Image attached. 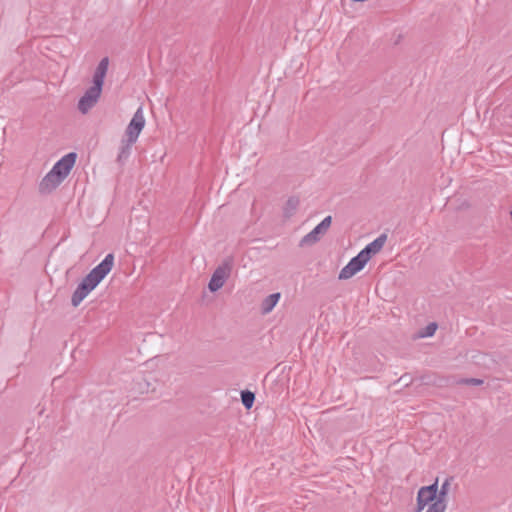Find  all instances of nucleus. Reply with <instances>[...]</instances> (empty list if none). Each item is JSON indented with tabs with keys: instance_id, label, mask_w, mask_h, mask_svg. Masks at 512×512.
<instances>
[{
	"instance_id": "obj_3",
	"label": "nucleus",
	"mask_w": 512,
	"mask_h": 512,
	"mask_svg": "<svg viewBox=\"0 0 512 512\" xmlns=\"http://www.w3.org/2000/svg\"><path fill=\"white\" fill-rule=\"evenodd\" d=\"M437 498V480L428 486H422L416 497L415 512H422L426 506L436 501Z\"/></svg>"
},
{
	"instance_id": "obj_13",
	"label": "nucleus",
	"mask_w": 512,
	"mask_h": 512,
	"mask_svg": "<svg viewBox=\"0 0 512 512\" xmlns=\"http://www.w3.org/2000/svg\"><path fill=\"white\" fill-rule=\"evenodd\" d=\"M281 294L279 292L272 293L265 297L261 303V312L263 314L270 313L280 300Z\"/></svg>"
},
{
	"instance_id": "obj_14",
	"label": "nucleus",
	"mask_w": 512,
	"mask_h": 512,
	"mask_svg": "<svg viewBox=\"0 0 512 512\" xmlns=\"http://www.w3.org/2000/svg\"><path fill=\"white\" fill-rule=\"evenodd\" d=\"M300 204V200L296 196H291L287 199L284 207H283V217L285 219L291 218L298 209Z\"/></svg>"
},
{
	"instance_id": "obj_17",
	"label": "nucleus",
	"mask_w": 512,
	"mask_h": 512,
	"mask_svg": "<svg viewBox=\"0 0 512 512\" xmlns=\"http://www.w3.org/2000/svg\"><path fill=\"white\" fill-rule=\"evenodd\" d=\"M240 396L243 406L248 410L251 409L255 402V393L246 389L241 391Z\"/></svg>"
},
{
	"instance_id": "obj_5",
	"label": "nucleus",
	"mask_w": 512,
	"mask_h": 512,
	"mask_svg": "<svg viewBox=\"0 0 512 512\" xmlns=\"http://www.w3.org/2000/svg\"><path fill=\"white\" fill-rule=\"evenodd\" d=\"M102 89V87L92 84V86L85 91L84 95L78 101V110L82 114L88 113L89 110L95 106L101 96Z\"/></svg>"
},
{
	"instance_id": "obj_15",
	"label": "nucleus",
	"mask_w": 512,
	"mask_h": 512,
	"mask_svg": "<svg viewBox=\"0 0 512 512\" xmlns=\"http://www.w3.org/2000/svg\"><path fill=\"white\" fill-rule=\"evenodd\" d=\"M133 144L134 143H129L128 140L126 142L122 141V145L120 147V151L117 156V163L120 166H123L125 164V162L128 160V158L131 154V146Z\"/></svg>"
},
{
	"instance_id": "obj_6",
	"label": "nucleus",
	"mask_w": 512,
	"mask_h": 512,
	"mask_svg": "<svg viewBox=\"0 0 512 512\" xmlns=\"http://www.w3.org/2000/svg\"><path fill=\"white\" fill-rule=\"evenodd\" d=\"M331 224L332 216L328 215L301 239L300 245H312L318 242L321 237L328 231Z\"/></svg>"
},
{
	"instance_id": "obj_9",
	"label": "nucleus",
	"mask_w": 512,
	"mask_h": 512,
	"mask_svg": "<svg viewBox=\"0 0 512 512\" xmlns=\"http://www.w3.org/2000/svg\"><path fill=\"white\" fill-rule=\"evenodd\" d=\"M61 183L62 181L60 180V178L56 175V173H53V170L51 169L39 183V193L43 195L50 194Z\"/></svg>"
},
{
	"instance_id": "obj_18",
	"label": "nucleus",
	"mask_w": 512,
	"mask_h": 512,
	"mask_svg": "<svg viewBox=\"0 0 512 512\" xmlns=\"http://www.w3.org/2000/svg\"><path fill=\"white\" fill-rule=\"evenodd\" d=\"M437 328H438V324L436 322H431L428 325H426L424 328H422L418 331V337H420V338L431 337L435 334Z\"/></svg>"
},
{
	"instance_id": "obj_4",
	"label": "nucleus",
	"mask_w": 512,
	"mask_h": 512,
	"mask_svg": "<svg viewBox=\"0 0 512 512\" xmlns=\"http://www.w3.org/2000/svg\"><path fill=\"white\" fill-rule=\"evenodd\" d=\"M369 260L359 252L356 256L352 257L350 261L341 269L338 279L347 280L352 278L358 272H360Z\"/></svg>"
},
{
	"instance_id": "obj_11",
	"label": "nucleus",
	"mask_w": 512,
	"mask_h": 512,
	"mask_svg": "<svg viewBox=\"0 0 512 512\" xmlns=\"http://www.w3.org/2000/svg\"><path fill=\"white\" fill-rule=\"evenodd\" d=\"M109 58L104 57L98 63L92 78V84L103 88L104 80L108 71Z\"/></svg>"
},
{
	"instance_id": "obj_1",
	"label": "nucleus",
	"mask_w": 512,
	"mask_h": 512,
	"mask_svg": "<svg viewBox=\"0 0 512 512\" xmlns=\"http://www.w3.org/2000/svg\"><path fill=\"white\" fill-rule=\"evenodd\" d=\"M114 265V255L109 253L96 265L78 284L72 294L71 304L78 307L80 303L92 292L100 282L110 273Z\"/></svg>"
},
{
	"instance_id": "obj_12",
	"label": "nucleus",
	"mask_w": 512,
	"mask_h": 512,
	"mask_svg": "<svg viewBox=\"0 0 512 512\" xmlns=\"http://www.w3.org/2000/svg\"><path fill=\"white\" fill-rule=\"evenodd\" d=\"M109 58L104 57L98 63L92 78V84L103 88L104 80L108 71Z\"/></svg>"
},
{
	"instance_id": "obj_8",
	"label": "nucleus",
	"mask_w": 512,
	"mask_h": 512,
	"mask_svg": "<svg viewBox=\"0 0 512 512\" xmlns=\"http://www.w3.org/2000/svg\"><path fill=\"white\" fill-rule=\"evenodd\" d=\"M76 159L77 154L75 152L67 153L54 164L52 167L53 173H56V175L63 182L73 169L76 163Z\"/></svg>"
},
{
	"instance_id": "obj_7",
	"label": "nucleus",
	"mask_w": 512,
	"mask_h": 512,
	"mask_svg": "<svg viewBox=\"0 0 512 512\" xmlns=\"http://www.w3.org/2000/svg\"><path fill=\"white\" fill-rule=\"evenodd\" d=\"M144 126L145 118L143 115L142 107H139L126 128V135L129 143H135L137 141Z\"/></svg>"
},
{
	"instance_id": "obj_19",
	"label": "nucleus",
	"mask_w": 512,
	"mask_h": 512,
	"mask_svg": "<svg viewBox=\"0 0 512 512\" xmlns=\"http://www.w3.org/2000/svg\"><path fill=\"white\" fill-rule=\"evenodd\" d=\"M453 383L456 385L480 386L484 383V380L479 378H458Z\"/></svg>"
},
{
	"instance_id": "obj_10",
	"label": "nucleus",
	"mask_w": 512,
	"mask_h": 512,
	"mask_svg": "<svg viewBox=\"0 0 512 512\" xmlns=\"http://www.w3.org/2000/svg\"><path fill=\"white\" fill-rule=\"evenodd\" d=\"M387 240V235L385 233L379 235L376 239H374L372 242L367 244L360 252L368 259L370 260L373 255L380 252Z\"/></svg>"
},
{
	"instance_id": "obj_20",
	"label": "nucleus",
	"mask_w": 512,
	"mask_h": 512,
	"mask_svg": "<svg viewBox=\"0 0 512 512\" xmlns=\"http://www.w3.org/2000/svg\"><path fill=\"white\" fill-rule=\"evenodd\" d=\"M446 507L447 503H442L441 500H436L435 502L428 505L426 512H445Z\"/></svg>"
},
{
	"instance_id": "obj_2",
	"label": "nucleus",
	"mask_w": 512,
	"mask_h": 512,
	"mask_svg": "<svg viewBox=\"0 0 512 512\" xmlns=\"http://www.w3.org/2000/svg\"><path fill=\"white\" fill-rule=\"evenodd\" d=\"M234 265V259L231 256L226 257L222 263L214 270L210 281L208 283V289L210 292L215 293L223 287L226 280L231 275Z\"/></svg>"
},
{
	"instance_id": "obj_16",
	"label": "nucleus",
	"mask_w": 512,
	"mask_h": 512,
	"mask_svg": "<svg viewBox=\"0 0 512 512\" xmlns=\"http://www.w3.org/2000/svg\"><path fill=\"white\" fill-rule=\"evenodd\" d=\"M452 479H453L452 477H448L442 483L440 488L437 486L436 500H441L442 503H446V497L449 493L450 483H451ZM436 480L438 481V478H436Z\"/></svg>"
}]
</instances>
